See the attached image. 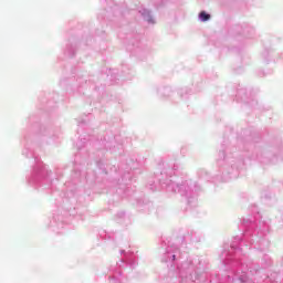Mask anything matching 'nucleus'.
<instances>
[{
    "mask_svg": "<svg viewBox=\"0 0 283 283\" xmlns=\"http://www.w3.org/2000/svg\"><path fill=\"white\" fill-rule=\"evenodd\" d=\"M200 19H201V21H209V19H211V15H209L207 12H201L200 13Z\"/></svg>",
    "mask_w": 283,
    "mask_h": 283,
    "instance_id": "1",
    "label": "nucleus"
}]
</instances>
